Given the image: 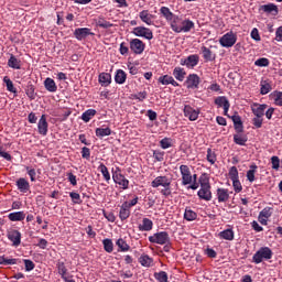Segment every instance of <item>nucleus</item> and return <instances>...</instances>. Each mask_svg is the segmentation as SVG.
I'll return each instance as SVG.
<instances>
[{
    "instance_id": "2",
    "label": "nucleus",
    "mask_w": 282,
    "mask_h": 282,
    "mask_svg": "<svg viewBox=\"0 0 282 282\" xmlns=\"http://www.w3.org/2000/svg\"><path fill=\"white\" fill-rule=\"evenodd\" d=\"M253 263H261L263 259L269 261L272 259V249L270 247H261L254 254H253Z\"/></svg>"
},
{
    "instance_id": "48",
    "label": "nucleus",
    "mask_w": 282,
    "mask_h": 282,
    "mask_svg": "<svg viewBox=\"0 0 282 282\" xmlns=\"http://www.w3.org/2000/svg\"><path fill=\"white\" fill-rule=\"evenodd\" d=\"M270 91H272V86L270 85V83L265 80L261 82L260 94H262V96H265V94H270Z\"/></svg>"
},
{
    "instance_id": "15",
    "label": "nucleus",
    "mask_w": 282,
    "mask_h": 282,
    "mask_svg": "<svg viewBox=\"0 0 282 282\" xmlns=\"http://www.w3.org/2000/svg\"><path fill=\"white\" fill-rule=\"evenodd\" d=\"M195 28V22L191 21L189 19L181 20V25L178 28V34L184 32H191Z\"/></svg>"
},
{
    "instance_id": "6",
    "label": "nucleus",
    "mask_w": 282,
    "mask_h": 282,
    "mask_svg": "<svg viewBox=\"0 0 282 282\" xmlns=\"http://www.w3.org/2000/svg\"><path fill=\"white\" fill-rule=\"evenodd\" d=\"M219 43L223 47H232L237 43V35L229 32L220 37Z\"/></svg>"
},
{
    "instance_id": "41",
    "label": "nucleus",
    "mask_w": 282,
    "mask_h": 282,
    "mask_svg": "<svg viewBox=\"0 0 282 282\" xmlns=\"http://www.w3.org/2000/svg\"><path fill=\"white\" fill-rule=\"evenodd\" d=\"M139 262L141 263V265H143L144 268H151V264L153 263V259L147 254L141 256L139 258Z\"/></svg>"
},
{
    "instance_id": "64",
    "label": "nucleus",
    "mask_w": 282,
    "mask_h": 282,
    "mask_svg": "<svg viewBox=\"0 0 282 282\" xmlns=\"http://www.w3.org/2000/svg\"><path fill=\"white\" fill-rule=\"evenodd\" d=\"M274 100H275V105H278L279 107H282V93H276Z\"/></svg>"
},
{
    "instance_id": "44",
    "label": "nucleus",
    "mask_w": 282,
    "mask_h": 282,
    "mask_svg": "<svg viewBox=\"0 0 282 282\" xmlns=\"http://www.w3.org/2000/svg\"><path fill=\"white\" fill-rule=\"evenodd\" d=\"M154 279L159 282H169V274L166 271H160L158 273H154Z\"/></svg>"
},
{
    "instance_id": "11",
    "label": "nucleus",
    "mask_w": 282,
    "mask_h": 282,
    "mask_svg": "<svg viewBox=\"0 0 282 282\" xmlns=\"http://www.w3.org/2000/svg\"><path fill=\"white\" fill-rule=\"evenodd\" d=\"M199 76L197 74H189L187 76V79L185 80V84L187 85V89H197L199 87Z\"/></svg>"
},
{
    "instance_id": "36",
    "label": "nucleus",
    "mask_w": 282,
    "mask_h": 282,
    "mask_svg": "<svg viewBox=\"0 0 282 282\" xmlns=\"http://www.w3.org/2000/svg\"><path fill=\"white\" fill-rule=\"evenodd\" d=\"M217 196H218L219 203L228 202V199L230 197V195L228 194V189H226V188H218Z\"/></svg>"
},
{
    "instance_id": "62",
    "label": "nucleus",
    "mask_w": 282,
    "mask_h": 282,
    "mask_svg": "<svg viewBox=\"0 0 282 282\" xmlns=\"http://www.w3.org/2000/svg\"><path fill=\"white\" fill-rule=\"evenodd\" d=\"M162 149H171V139L164 138L160 141Z\"/></svg>"
},
{
    "instance_id": "32",
    "label": "nucleus",
    "mask_w": 282,
    "mask_h": 282,
    "mask_svg": "<svg viewBox=\"0 0 282 282\" xmlns=\"http://www.w3.org/2000/svg\"><path fill=\"white\" fill-rule=\"evenodd\" d=\"M173 76L176 78V80H180L182 83L184 78H186V70L182 67H175L173 70Z\"/></svg>"
},
{
    "instance_id": "28",
    "label": "nucleus",
    "mask_w": 282,
    "mask_h": 282,
    "mask_svg": "<svg viewBox=\"0 0 282 282\" xmlns=\"http://www.w3.org/2000/svg\"><path fill=\"white\" fill-rule=\"evenodd\" d=\"M231 120L234 122V127L237 133H243V122H241V117L235 115L231 117Z\"/></svg>"
},
{
    "instance_id": "23",
    "label": "nucleus",
    "mask_w": 282,
    "mask_h": 282,
    "mask_svg": "<svg viewBox=\"0 0 282 282\" xmlns=\"http://www.w3.org/2000/svg\"><path fill=\"white\" fill-rule=\"evenodd\" d=\"M200 52H202L203 58L206 63H210V62L215 61V53H213V51H210V48H208L206 46H202Z\"/></svg>"
},
{
    "instance_id": "50",
    "label": "nucleus",
    "mask_w": 282,
    "mask_h": 282,
    "mask_svg": "<svg viewBox=\"0 0 282 282\" xmlns=\"http://www.w3.org/2000/svg\"><path fill=\"white\" fill-rule=\"evenodd\" d=\"M257 165H250V170L247 172V180L248 182H254V173H257Z\"/></svg>"
},
{
    "instance_id": "46",
    "label": "nucleus",
    "mask_w": 282,
    "mask_h": 282,
    "mask_svg": "<svg viewBox=\"0 0 282 282\" xmlns=\"http://www.w3.org/2000/svg\"><path fill=\"white\" fill-rule=\"evenodd\" d=\"M117 246L120 248L121 252H129L130 248L124 239L120 238L117 240Z\"/></svg>"
},
{
    "instance_id": "29",
    "label": "nucleus",
    "mask_w": 282,
    "mask_h": 282,
    "mask_svg": "<svg viewBox=\"0 0 282 282\" xmlns=\"http://www.w3.org/2000/svg\"><path fill=\"white\" fill-rule=\"evenodd\" d=\"M99 83L101 87H109V85H111V74L109 73L99 74Z\"/></svg>"
},
{
    "instance_id": "34",
    "label": "nucleus",
    "mask_w": 282,
    "mask_h": 282,
    "mask_svg": "<svg viewBox=\"0 0 282 282\" xmlns=\"http://www.w3.org/2000/svg\"><path fill=\"white\" fill-rule=\"evenodd\" d=\"M234 142L236 144H239L240 147H246V143L248 142V137L246 134H241V132H238V134L234 135Z\"/></svg>"
},
{
    "instance_id": "27",
    "label": "nucleus",
    "mask_w": 282,
    "mask_h": 282,
    "mask_svg": "<svg viewBox=\"0 0 282 282\" xmlns=\"http://www.w3.org/2000/svg\"><path fill=\"white\" fill-rule=\"evenodd\" d=\"M159 83H161V85H173V87H180V84L175 82L173 76H169V75L161 76L159 78Z\"/></svg>"
},
{
    "instance_id": "57",
    "label": "nucleus",
    "mask_w": 282,
    "mask_h": 282,
    "mask_svg": "<svg viewBox=\"0 0 282 282\" xmlns=\"http://www.w3.org/2000/svg\"><path fill=\"white\" fill-rule=\"evenodd\" d=\"M271 164H272V169H274V171H279V167L281 166V160H279V156H272Z\"/></svg>"
},
{
    "instance_id": "55",
    "label": "nucleus",
    "mask_w": 282,
    "mask_h": 282,
    "mask_svg": "<svg viewBox=\"0 0 282 282\" xmlns=\"http://www.w3.org/2000/svg\"><path fill=\"white\" fill-rule=\"evenodd\" d=\"M229 177H230L231 181L239 180V171L237 170V166L230 167Z\"/></svg>"
},
{
    "instance_id": "25",
    "label": "nucleus",
    "mask_w": 282,
    "mask_h": 282,
    "mask_svg": "<svg viewBox=\"0 0 282 282\" xmlns=\"http://www.w3.org/2000/svg\"><path fill=\"white\" fill-rule=\"evenodd\" d=\"M199 63V56L198 55H189L187 58H185L183 62H181V65H186V67H195Z\"/></svg>"
},
{
    "instance_id": "60",
    "label": "nucleus",
    "mask_w": 282,
    "mask_h": 282,
    "mask_svg": "<svg viewBox=\"0 0 282 282\" xmlns=\"http://www.w3.org/2000/svg\"><path fill=\"white\" fill-rule=\"evenodd\" d=\"M252 123H253V127L256 129H261V127L263 126V119L262 117H256L252 119Z\"/></svg>"
},
{
    "instance_id": "43",
    "label": "nucleus",
    "mask_w": 282,
    "mask_h": 282,
    "mask_svg": "<svg viewBox=\"0 0 282 282\" xmlns=\"http://www.w3.org/2000/svg\"><path fill=\"white\" fill-rule=\"evenodd\" d=\"M3 83L6 84L8 91H11V94H17V88H14V84L12 83L10 77L4 76Z\"/></svg>"
},
{
    "instance_id": "4",
    "label": "nucleus",
    "mask_w": 282,
    "mask_h": 282,
    "mask_svg": "<svg viewBox=\"0 0 282 282\" xmlns=\"http://www.w3.org/2000/svg\"><path fill=\"white\" fill-rule=\"evenodd\" d=\"M112 180L115 184L121 186L123 191L129 188V180H127V177L120 173V167H116V171H112Z\"/></svg>"
},
{
    "instance_id": "47",
    "label": "nucleus",
    "mask_w": 282,
    "mask_h": 282,
    "mask_svg": "<svg viewBox=\"0 0 282 282\" xmlns=\"http://www.w3.org/2000/svg\"><path fill=\"white\" fill-rule=\"evenodd\" d=\"M184 219L187 221H195V219H197V213L192 209H185Z\"/></svg>"
},
{
    "instance_id": "63",
    "label": "nucleus",
    "mask_w": 282,
    "mask_h": 282,
    "mask_svg": "<svg viewBox=\"0 0 282 282\" xmlns=\"http://www.w3.org/2000/svg\"><path fill=\"white\" fill-rule=\"evenodd\" d=\"M275 41L282 42V26H279L275 31Z\"/></svg>"
},
{
    "instance_id": "59",
    "label": "nucleus",
    "mask_w": 282,
    "mask_h": 282,
    "mask_svg": "<svg viewBox=\"0 0 282 282\" xmlns=\"http://www.w3.org/2000/svg\"><path fill=\"white\" fill-rule=\"evenodd\" d=\"M26 96H29V98L31 100H34L36 98V94H34V86L33 85H29L26 88Z\"/></svg>"
},
{
    "instance_id": "1",
    "label": "nucleus",
    "mask_w": 282,
    "mask_h": 282,
    "mask_svg": "<svg viewBox=\"0 0 282 282\" xmlns=\"http://www.w3.org/2000/svg\"><path fill=\"white\" fill-rule=\"evenodd\" d=\"M171 182H173V180L167 176H156L151 182V186L152 188H160V186H163L164 188L161 191V194H163L164 197H169V195H171Z\"/></svg>"
},
{
    "instance_id": "21",
    "label": "nucleus",
    "mask_w": 282,
    "mask_h": 282,
    "mask_svg": "<svg viewBox=\"0 0 282 282\" xmlns=\"http://www.w3.org/2000/svg\"><path fill=\"white\" fill-rule=\"evenodd\" d=\"M198 197L200 199H205V202H210L213 199V193L210 192V187H200L198 191Z\"/></svg>"
},
{
    "instance_id": "3",
    "label": "nucleus",
    "mask_w": 282,
    "mask_h": 282,
    "mask_svg": "<svg viewBox=\"0 0 282 282\" xmlns=\"http://www.w3.org/2000/svg\"><path fill=\"white\" fill-rule=\"evenodd\" d=\"M150 243H158L159 246H166V243H171V237H169V232L160 231L152 236H149Z\"/></svg>"
},
{
    "instance_id": "16",
    "label": "nucleus",
    "mask_w": 282,
    "mask_h": 282,
    "mask_svg": "<svg viewBox=\"0 0 282 282\" xmlns=\"http://www.w3.org/2000/svg\"><path fill=\"white\" fill-rule=\"evenodd\" d=\"M47 118L45 117V115H42L37 123L39 134L47 135Z\"/></svg>"
},
{
    "instance_id": "37",
    "label": "nucleus",
    "mask_w": 282,
    "mask_h": 282,
    "mask_svg": "<svg viewBox=\"0 0 282 282\" xmlns=\"http://www.w3.org/2000/svg\"><path fill=\"white\" fill-rule=\"evenodd\" d=\"M219 237L227 241H232V239H235V231H232V229H226L219 234Z\"/></svg>"
},
{
    "instance_id": "45",
    "label": "nucleus",
    "mask_w": 282,
    "mask_h": 282,
    "mask_svg": "<svg viewBox=\"0 0 282 282\" xmlns=\"http://www.w3.org/2000/svg\"><path fill=\"white\" fill-rule=\"evenodd\" d=\"M98 169L102 174L104 178L106 180V182H109V180H111V175L109 174V170L107 169V166L104 163H101Z\"/></svg>"
},
{
    "instance_id": "42",
    "label": "nucleus",
    "mask_w": 282,
    "mask_h": 282,
    "mask_svg": "<svg viewBox=\"0 0 282 282\" xmlns=\"http://www.w3.org/2000/svg\"><path fill=\"white\" fill-rule=\"evenodd\" d=\"M94 116H96V110L88 109L82 115V120H84V122H89V120H91Z\"/></svg>"
},
{
    "instance_id": "5",
    "label": "nucleus",
    "mask_w": 282,
    "mask_h": 282,
    "mask_svg": "<svg viewBox=\"0 0 282 282\" xmlns=\"http://www.w3.org/2000/svg\"><path fill=\"white\" fill-rule=\"evenodd\" d=\"M180 171L182 175L183 186H188V184H193V174H191V167H188V165H181Z\"/></svg>"
},
{
    "instance_id": "58",
    "label": "nucleus",
    "mask_w": 282,
    "mask_h": 282,
    "mask_svg": "<svg viewBox=\"0 0 282 282\" xmlns=\"http://www.w3.org/2000/svg\"><path fill=\"white\" fill-rule=\"evenodd\" d=\"M231 182L236 193H241V191H243V187L241 186V182H239V178H236Z\"/></svg>"
},
{
    "instance_id": "33",
    "label": "nucleus",
    "mask_w": 282,
    "mask_h": 282,
    "mask_svg": "<svg viewBox=\"0 0 282 282\" xmlns=\"http://www.w3.org/2000/svg\"><path fill=\"white\" fill-rule=\"evenodd\" d=\"M115 80L118 85H124L127 82V73L122 69H118L115 76Z\"/></svg>"
},
{
    "instance_id": "26",
    "label": "nucleus",
    "mask_w": 282,
    "mask_h": 282,
    "mask_svg": "<svg viewBox=\"0 0 282 282\" xmlns=\"http://www.w3.org/2000/svg\"><path fill=\"white\" fill-rule=\"evenodd\" d=\"M44 87L46 91H50L51 94H54L58 90V86H56V82H54V79L50 77L44 80Z\"/></svg>"
},
{
    "instance_id": "52",
    "label": "nucleus",
    "mask_w": 282,
    "mask_h": 282,
    "mask_svg": "<svg viewBox=\"0 0 282 282\" xmlns=\"http://www.w3.org/2000/svg\"><path fill=\"white\" fill-rule=\"evenodd\" d=\"M200 188L210 187V178L206 174H202L199 177Z\"/></svg>"
},
{
    "instance_id": "8",
    "label": "nucleus",
    "mask_w": 282,
    "mask_h": 282,
    "mask_svg": "<svg viewBox=\"0 0 282 282\" xmlns=\"http://www.w3.org/2000/svg\"><path fill=\"white\" fill-rule=\"evenodd\" d=\"M144 47H147V44H144L140 39H133L130 41V50L133 54H142V52H144Z\"/></svg>"
},
{
    "instance_id": "7",
    "label": "nucleus",
    "mask_w": 282,
    "mask_h": 282,
    "mask_svg": "<svg viewBox=\"0 0 282 282\" xmlns=\"http://www.w3.org/2000/svg\"><path fill=\"white\" fill-rule=\"evenodd\" d=\"M134 36H141L143 39H147L148 41H151L153 39V31L149 28L144 26H137L133 29Z\"/></svg>"
},
{
    "instance_id": "40",
    "label": "nucleus",
    "mask_w": 282,
    "mask_h": 282,
    "mask_svg": "<svg viewBox=\"0 0 282 282\" xmlns=\"http://www.w3.org/2000/svg\"><path fill=\"white\" fill-rule=\"evenodd\" d=\"M95 133L97 138H105L107 135H111V129L110 128H97L95 130Z\"/></svg>"
},
{
    "instance_id": "22",
    "label": "nucleus",
    "mask_w": 282,
    "mask_h": 282,
    "mask_svg": "<svg viewBox=\"0 0 282 282\" xmlns=\"http://www.w3.org/2000/svg\"><path fill=\"white\" fill-rule=\"evenodd\" d=\"M139 18L147 25H153V14L149 12V10H143L139 13Z\"/></svg>"
},
{
    "instance_id": "9",
    "label": "nucleus",
    "mask_w": 282,
    "mask_h": 282,
    "mask_svg": "<svg viewBox=\"0 0 282 282\" xmlns=\"http://www.w3.org/2000/svg\"><path fill=\"white\" fill-rule=\"evenodd\" d=\"M7 237L9 241L12 242V246H14L15 248H19V246H21V234L19 230L17 229L8 230Z\"/></svg>"
},
{
    "instance_id": "14",
    "label": "nucleus",
    "mask_w": 282,
    "mask_h": 282,
    "mask_svg": "<svg viewBox=\"0 0 282 282\" xmlns=\"http://www.w3.org/2000/svg\"><path fill=\"white\" fill-rule=\"evenodd\" d=\"M131 217V208L129 207V202H124L119 210V218L121 221H124L126 219H129Z\"/></svg>"
},
{
    "instance_id": "13",
    "label": "nucleus",
    "mask_w": 282,
    "mask_h": 282,
    "mask_svg": "<svg viewBox=\"0 0 282 282\" xmlns=\"http://www.w3.org/2000/svg\"><path fill=\"white\" fill-rule=\"evenodd\" d=\"M265 109H268V105L265 104H253L251 106L252 113L258 118H263V116H265Z\"/></svg>"
},
{
    "instance_id": "10",
    "label": "nucleus",
    "mask_w": 282,
    "mask_h": 282,
    "mask_svg": "<svg viewBox=\"0 0 282 282\" xmlns=\"http://www.w3.org/2000/svg\"><path fill=\"white\" fill-rule=\"evenodd\" d=\"M273 208L272 207H264L259 216H258V220L260 221V224L262 226H268V219H270V217H272V213H273Z\"/></svg>"
},
{
    "instance_id": "49",
    "label": "nucleus",
    "mask_w": 282,
    "mask_h": 282,
    "mask_svg": "<svg viewBox=\"0 0 282 282\" xmlns=\"http://www.w3.org/2000/svg\"><path fill=\"white\" fill-rule=\"evenodd\" d=\"M207 162H209L210 164H215V162H217V154L215 153V151H213V149H207Z\"/></svg>"
},
{
    "instance_id": "31",
    "label": "nucleus",
    "mask_w": 282,
    "mask_h": 282,
    "mask_svg": "<svg viewBox=\"0 0 282 282\" xmlns=\"http://www.w3.org/2000/svg\"><path fill=\"white\" fill-rule=\"evenodd\" d=\"M10 221H23L25 219V212H14L8 215Z\"/></svg>"
},
{
    "instance_id": "54",
    "label": "nucleus",
    "mask_w": 282,
    "mask_h": 282,
    "mask_svg": "<svg viewBox=\"0 0 282 282\" xmlns=\"http://www.w3.org/2000/svg\"><path fill=\"white\" fill-rule=\"evenodd\" d=\"M254 65L257 67H268V65H270V59L261 57L254 62Z\"/></svg>"
},
{
    "instance_id": "56",
    "label": "nucleus",
    "mask_w": 282,
    "mask_h": 282,
    "mask_svg": "<svg viewBox=\"0 0 282 282\" xmlns=\"http://www.w3.org/2000/svg\"><path fill=\"white\" fill-rule=\"evenodd\" d=\"M69 197L72 198L73 203L83 204V199H80V194H78L76 192H70Z\"/></svg>"
},
{
    "instance_id": "53",
    "label": "nucleus",
    "mask_w": 282,
    "mask_h": 282,
    "mask_svg": "<svg viewBox=\"0 0 282 282\" xmlns=\"http://www.w3.org/2000/svg\"><path fill=\"white\" fill-rule=\"evenodd\" d=\"M57 270L62 279H65V274H67V268L65 267V262H57Z\"/></svg>"
},
{
    "instance_id": "61",
    "label": "nucleus",
    "mask_w": 282,
    "mask_h": 282,
    "mask_svg": "<svg viewBox=\"0 0 282 282\" xmlns=\"http://www.w3.org/2000/svg\"><path fill=\"white\" fill-rule=\"evenodd\" d=\"M24 267H25L26 272H32V270H34V268H35V264L33 263L32 260L25 259L24 260Z\"/></svg>"
},
{
    "instance_id": "24",
    "label": "nucleus",
    "mask_w": 282,
    "mask_h": 282,
    "mask_svg": "<svg viewBox=\"0 0 282 282\" xmlns=\"http://www.w3.org/2000/svg\"><path fill=\"white\" fill-rule=\"evenodd\" d=\"M139 230L141 232H150V230H153V220L149 218H143L142 224L139 225Z\"/></svg>"
},
{
    "instance_id": "39",
    "label": "nucleus",
    "mask_w": 282,
    "mask_h": 282,
    "mask_svg": "<svg viewBox=\"0 0 282 282\" xmlns=\"http://www.w3.org/2000/svg\"><path fill=\"white\" fill-rule=\"evenodd\" d=\"M215 105H217L218 107H223L226 109H228V107H230V101H228V98L221 96V97H217L215 99Z\"/></svg>"
},
{
    "instance_id": "12",
    "label": "nucleus",
    "mask_w": 282,
    "mask_h": 282,
    "mask_svg": "<svg viewBox=\"0 0 282 282\" xmlns=\"http://www.w3.org/2000/svg\"><path fill=\"white\" fill-rule=\"evenodd\" d=\"M93 32L91 29L88 28H82V29H76L74 32V36L75 39H77V41H83V39H87V36H93Z\"/></svg>"
},
{
    "instance_id": "19",
    "label": "nucleus",
    "mask_w": 282,
    "mask_h": 282,
    "mask_svg": "<svg viewBox=\"0 0 282 282\" xmlns=\"http://www.w3.org/2000/svg\"><path fill=\"white\" fill-rule=\"evenodd\" d=\"M170 28L173 30V32H176V34H180V26L182 25V18L180 15H174L170 20Z\"/></svg>"
},
{
    "instance_id": "17",
    "label": "nucleus",
    "mask_w": 282,
    "mask_h": 282,
    "mask_svg": "<svg viewBox=\"0 0 282 282\" xmlns=\"http://www.w3.org/2000/svg\"><path fill=\"white\" fill-rule=\"evenodd\" d=\"M260 10L267 14H272V17H276V14H279V7L274 3L263 4L260 7Z\"/></svg>"
},
{
    "instance_id": "20",
    "label": "nucleus",
    "mask_w": 282,
    "mask_h": 282,
    "mask_svg": "<svg viewBox=\"0 0 282 282\" xmlns=\"http://www.w3.org/2000/svg\"><path fill=\"white\" fill-rule=\"evenodd\" d=\"M15 186H18V191H20V193H28L30 191V182L24 177L19 178L15 182Z\"/></svg>"
},
{
    "instance_id": "30",
    "label": "nucleus",
    "mask_w": 282,
    "mask_h": 282,
    "mask_svg": "<svg viewBox=\"0 0 282 282\" xmlns=\"http://www.w3.org/2000/svg\"><path fill=\"white\" fill-rule=\"evenodd\" d=\"M160 14L167 21V23L174 18L175 13L169 7H161Z\"/></svg>"
},
{
    "instance_id": "51",
    "label": "nucleus",
    "mask_w": 282,
    "mask_h": 282,
    "mask_svg": "<svg viewBox=\"0 0 282 282\" xmlns=\"http://www.w3.org/2000/svg\"><path fill=\"white\" fill-rule=\"evenodd\" d=\"M102 245H104V250H106V252H113V241H111V239L109 238L104 239Z\"/></svg>"
},
{
    "instance_id": "18",
    "label": "nucleus",
    "mask_w": 282,
    "mask_h": 282,
    "mask_svg": "<svg viewBox=\"0 0 282 282\" xmlns=\"http://www.w3.org/2000/svg\"><path fill=\"white\" fill-rule=\"evenodd\" d=\"M184 116L185 118H188V120L195 121L199 118V112L187 105L184 107Z\"/></svg>"
},
{
    "instance_id": "35",
    "label": "nucleus",
    "mask_w": 282,
    "mask_h": 282,
    "mask_svg": "<svg viewBox=\"0 0 282 282\" xmlns=\"http://www.w3.org/2000/svg\"><path fill=\"white\" fill-rule=\"evenodd\" d=\"M8 66L11 67V69H21V61L17 58V56L11 55L8 61Z\"/></svg>"
},
{
    "instance_id": "38",
    "label": "nucleus",
    "mask_w": 282,
    "mask_h": 282,
    "mask_svg": "<svg viewBox=\"0 0 282 282\" xmlns=\"http://www.w3.org/2000/svg\"><path fill=\"white\" fill-rule=\"evenodd\" d=\"M18 259L14 258H6V256H0V265H17Z\"/></svg>"
}]
</instances>
